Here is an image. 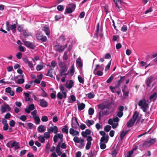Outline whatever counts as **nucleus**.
Returning <instances> with one entry per match:
<instances>
[{"mask_svg":"<svg viewBox=\"0 0 157 157\" xmlns=\"http://www.w3.org/2000/svg\"><path fill=\"white\" fill-rule=\"evenodd\" d=\"M139 113L137 111H135L133 115L132 118L130 119L127 123V125L128 127L130 128L134 124L136 121L139 117Z\"/></svg>","mask_w":157,"mask_h":157,"instance_id":"obj_1","label":"nucleus"},{"mask_svg":"<svg viewBox=\"0 0 157 157\" xmlns=\"http://www.w3.org/2000/svg\"><path fill=\"white\" fill-rule=\"evenodd\" d=\"M126 134L124 132V131L122 130L120 133V137L121 140H122L124 136L126 135Z\"/></svg>","mask_w":157,"mask_h":157,"instance_id":"obj_34","label":"nucleus"},{"mask_svg":"<svg viewBox=\"0 0 157 157\" xmlns=\"http://www.w3.org/2000/svg\"><path fill=\"white\" fill-rule=\"evenodd\" d=\"M114 77V75L113 74H112L109 78L107 80L106 82L108 83H110L113 80Z\"/></svg>","mask_w":157,"mask_h":157,"instance_id":"obj_29","label":"nucleus"},{"mask_svg":"<svg viewBox=\"0 0 157 157\" xmlns=\"http://www.w3.org/2000/svg\"><path fill=\"white\" fill-rule=\"evenodd\" d=\"M94 94L90 93L88 94V97L90 99L93 98L94 97Z\"/></svg>","mask_w":157,"mask_h":157,"instance_id":"obj_57","label":"nucleus"},{"mask_svg":"<svg viewBox=\"0 0 157 157\" xmlns=\"http://www.w3.org/2000/svg\"><path fill=\"white\" fill-rule=\"evenodd\" d=\"M19 118L22 121H25L27 119V117L25 115H22Z\"/></svg>","mask_w":157,"mask_h":157,"instance_id":"obj_41","label":"nucleus"},{"mask_svg":"<svg viewBox=\"0 0 157 157\" xmlns=\"http://www.w3.org/2000/svg\"><path fill=\"white\" fill-rule=\"evenodd\" d=\"M143 146H146V147H148V146H149L151 145L150 143H149V142L148 141H147L145 142L143 144Z\"/></svg>","mask_w":157,"mask_h":157,"instance_id":"obj_55","label":"nucleus"},{"mask_svg":"<svg viewBox=\"0 0 157 157\" xmlns=\"http://www.w3.org/2000/svg\"><path fill=\"white\" fill-rule=\"evenodd\" d=\"M56 135L57 137V138H60L61 140V142L63 141V135L62 134H59L58 133L57 135Z\"/></svg>","mask_w":157,"mask_h":157,"instance_id":"obj_42","label":"nucleus"},{"mask_svg":"<svg viewBox=\"0 0 157 157\" xmlns=\"http://www.w3.org/2000/svg\"><path fill=\"white\" fill-rule=\"evenodd\" d=\"M118 125V123H113V124L111 125L112 127L113 128L115 129L116 128Z\"/></svg>","mask_w":157,"mask_h":157,"instance_id":"obj_62","label":"nucleus"},{"mask_svg":"<svg viewBox=\"0 0 157 157\" xmlns=\"http://www.w3.org/2000/svg\"><path fill=\"white\" fill-rule=\"evenodd\" d=\"M25 82V80L24 78H22L21 79H18L17 81V82H15L16 83L18 84H22Z\"/></svg>","mask_w":157,"mask_h":157,"instance_id":"obj_37","label":"nucleus"},{"mask_svg":"<svg viewBox=\"0 0 157 157\" xmlns=\"http://www.w3.org/2000/svg\"><path fill=\"white\" fill-rule=\"evenodd\" d=\"M47 130L48 132L44 133V137L46 138H49V128H48Z\"/></svg>","mask_w":157,"mask_h":157,"instance_id":"obj_38","label":"nucleus"},{"mask_svg":"<svg viewBox=\"0 0 157 157\" xmlns=\"http://www.w3.org/2000/svg\"><path fill=\"white\" fill-rule=\"evenodd\" d=\"M74 11L72 10L70 7L67 8L65 11V14H70L72 13Z\"/></svg>","mask_w":157,"mask_h":157,"instance_id":"obj_20","label":"nucleus"},{"mask_svg":"<svg viewBox=\"0 0 157 157\" xmlns=\"http://www.w3.org/2000/svg\"><path fill=\"white\" fill-rule=\"evenodd\" d=\"M94 112V109L92 108H90L88 110V113L89 115H92L93 114Z\"/></svg>","mask_w":157,"mask_h":157,"instance_id":"obj_36","label":"nucleus"},{"mask_svg":"<svg viewBox=\"0 0 157 157\" xmlns=\"http://www.w3.org/2000/svg\"><path fill=\"white\" fill-rule=\"evenodd\" d=\"M60 142H59L58 143V144L56 148V152L60 151Z\"/></svg>","mask_w":157,"mask_h":157,"instance_id":"obj_58","label":"nucleus"},{"mask_svg":"<svg viewBox=\"0 0 157 157\" xmlns=\"http://www.w3.org/2000/svg\"><path fill=\"white\" fill-rule=\"evenodd\" d=\"M43 68L42 65H38L36 66V69L37 71L41 70Z\"/></svg>","mask_w":157,"mask_h":157,"instance_id":"obj_56","label":"nucleus"},{"mask_svg":"<svg viewBox=\"0 0 157 157\" xmlns=\"http://www.w3.org/2000/svg\"><path fill=\"white\" fill-rule=\"evenodd\" d=\"M58 131V128L56 126L50 127V133L53 132L54 133H56Z\"/></svg>","mask_w":157,"mask_h":157,"instance_id":"obj_12","label":"nucleus"},{"mask_svg":"<svg viewBox=\"0 0 157 157\" xmlns=\"http://www.w3.org/2000/svg\"><path fill=\"white\" fill-rule=\"evenodd\" d=\"M68 126L67 125H65L64 126V127L62 128V131L63 132L67 134L68 132Z\"/></svg>","mask_w":157,"mask_h":157,"instance_id":"obj_26","label":"nucleus"},{"mask_svg":"<svg viewBox=\"0 0 157 157\" xmlns=\"http://www.w3.org/2000/svg\"><path fill=\"white\" fill-rule=\"evenodd\" d=\"M29 109L30 110H33L35 109V106L33 104L30 105L29 107Z\"/></svg>","mask_w":157,"mask_h":157,"instance_id":"obj_64","label":"nucleus"},{"mask_svg":"<svg viewBox=\"0 0 157 157\" xmlns=\"http://www.w3.org/2000/svg\"><path fill=\"white\" fill-rule=\"evenodd\" d=\"M19 143L15 141H13L12 143L11 144V148L14 147L15 149H17L20 148L19 146L18 145Z\"/></svg>","mask_w":157,"mask_h":157,"instance_id":"obj_13","label":"nucleus"},{"mask_svg":"<svg viewBox=\"0 0 157 157\" xmlns=\"http://www.w3.org/2000/svg\"><path fill=\"white\" fill-rule=\"evenodd\" d=\"M67 46V44H66L65 45L63 46L59 45H58L56 46V48L57 51L59 52H61L66 48Z\"/></svg>","mask_w":157,"mask_h":157,"instance_id":"obj_8","label":"nucleus"},{"mask_svg":"<svg viewBox=\"0 0 157 157\" xmlns=\"http://www.w3.org/2000/svg\"><path fill=\"white\" fill-rule=\"evenodd\" d=\"M101 143L100 142V148L101 149H105L106 147V146L105 144L104 143Z\"/></svg>","mask_w":157,"mask_h":157,"instance_id":"obj_49","label":"nucleus"},{"mask_svg":"<svg viewBox=\"0 0 157 157\" xmlns=\"http://www.w3.org/2000/svg\"><path fill=\"white\" fill-rule=\"evenodd\" d=\"M15 122L13 120H12L11 121L9 122L10 125L11 127H14L15 125Z\"/></svg>","mask_w":157,"mask_h":157,"instance_id":"obj_51","label":"nucleus"},{"mask_svg":"<svg viewBox=\"0 0 157 157\" xmlns=\"http://www.w3.org/2000/svg\"><path fill=\"white\" fill-rule=\"evenodd\" d=\"M73 81L72 80H70L69 81V84L67 85L66 87L68 89H70L73 87Z\"/></svg>","mask_w":157,"mask_h":157,"instance_id":"obj_23","label":"nucleus"},{"mask_svg":"<svg viewBox=\"0 0 157 157\" xmlns=\"http://www.w3.org/2000/svg\"><path fill=\"white\" fill-rule=\"evenodd\" d=\"M13 141L11 140L9 141L6 144V146L9 148H11V144Z\"/></svg>","mask_w":157,"mask_h":157,"instance_id":"obj_60","label":"nucleus"},{"mask_svg":"<svg viewBox=\"0 0 157 157\" xmlns=\"http://www.w3.org/2000/svg\"><path fill=\"white\" fill-rule=\"evenodd\" d=\"M124 76H120V79L117 82V86L119 87L120 86V84L124 82Z\"/></svg>","mask_w":157,"mask_h":157,"instance_id":"obj_19","label":"nucleus"},{"mask_svg":"<svg viewBox=\"0 0 157 157\" xmlns=\"http://www.w3.org/2000/svg\"><path fill=\"white\" fill-rule=\"evenodd\" d=\"M104 69L103 65L101 64L100 65L99 64H96V67L94 71L93 72L94 74H96V71L97 70H103Z\"/></svg>","mask_w":157,"mask_h":157,"instance_id":"obj_14","label":"nucleus"},{"mask_svg":"<svg viewBox=\"0 0 157 157\" xmlns=\"http://www.w3.org/2000/svg\"><path fill=\"white\" fill-rule=\"evenodd\" d=\"M127 29V28L126 25H123L121 27V30L123 32H125Z\"/></svg>","mask_w":157,"mask_h":157,"instance_id":"obj_47","label":"nucleus"},{"mask_svg":"<svg viewBox=\"0 0 157 157\" xmlns=\"http://www.w3.org/2000/svg\"><path fill=\"white\" fill-rule=\"evenodd\" d=\"M102 113L103 114V115H104V116L109 114V109H108L106 110L102 111Z\"/></svg>","mask_w":157,"mask_h":157,"instance_id":"obj_61","label":"nucleus"},{"mask_svg":"<svg viewBox=\"0 0 157 157\" xmlns=\"http://www.w3.org/2000/svg\"><path fill=\"white\" fill-rule=\"evenodd\" d=\"M59 65L61 68H63V67H67L64 62H59Z\"/></svg>","mask_w":157,"mask_h":157,"instance_id":"obj_46","label":"nucleus"},{"mask_svg":"<svg viewBox=\"0 0 157 157\" xmlns=\"http://www.w3.org/2000/svg\"><path fill=\"white\" fill-rule=\"evenodd\" d=\"M8 129V123L5 124L3 127V130L4 131H6Z\"/></svg>","mask_w":157,"mask_h":157,"instance_id":"obj_63","label":"nucleus"},{"mask_svg":"<svg viewBox=\"0 0 157 157\" xmlns=\"http://www.w3.org/2000/svg\"><path fill=\"white\" fill-rule=\"evenodd\" d=\"M69 6H70L72 10L74 11L76 8V5L75 4L72 3L69 5Z\"/></svg>","mask_w":157,"mask_h":157,"instance_id":"obj_39","label":"nucleus"},{"mask_svg":"<svg viewBox=\"0 0 157 157\" xmlns=\"http://www.w3.org/2000/svg\"><path fill=\"white\" fill-rule=\"evenodd\" d=\"M43 30L45 33L46 34L48 35H49V28L48 26H47L46 25H45L44 27Z\"/></svg>","mask_w":157,"mask_h":157,"instance_id":"obj_28","label":"nucleus"},{"mask_svg":"<svg viewBox=\"0 0 157 157\" xmlns=\"http://www.w3.org/2000/svg\"><path fill=\"white\" fill-rule=\"evenodd\" d=\"M148 105V104L147 103L146 101L145 100H144L143 105V106L141 107V109L144 112H147Z\"/></svg>","mask_w":157,"mask_h":157,"instance_id":"obj_11","label":"nucleus"},{"mask_svg":"<svg viewBox=\"0 0 157 157\" xmlns=\"http://www.w3.org/2000/svg\"><path fill=\"white\" fill-rule=\"evenodd\" d=\"M41 121L43 122H46L48 121V118L47 116H43L41 118Z\"/></svg>","mask_w":157,"mask_h":157,"instance_id":"obj_59","label":"nucleus"},{"mask_svg":"<svg viewBox=\"0 0 157 157\" xmlns=\"http://www.w3.org/2000/svg\"><path fill=\"white\" fill-rule=\"evenodd\" d=\"M23 35L25 37L31 36V33L26 30H24L23 31Z\"/></svg>","mask_w":157,"mask_h":157,"instance_id":"obj_22","label":"nucleus"},{"mask_svg":"<svg viewBox=\"0 0 157 157\" xmlns=\"http://www.w3.org/2000/svg\"><path fill=\"white\" fill-rule=\"evenodd\" d=\"M26 124L29 128L30 129H31L34 126L33 124L31 123H28Z\"/></svg>","mask_w":157,"mask_h":157,"instance_id":"obj_45","label":"nucleus"},{"mask_svg":"<svg viewBox=\"0 0 157 157\" xmlns=\"http://www.w3.org/2000/svg\"><path fill=\"white\" fill-rule=\"evenodd\" d=\"M104 130L106 132H109L111 129V127L110 125H107L104 127Z\"/></svg>","mask_w":157,"mask_h":157,"instance_id":"obj_35","label":"nucleus"},{"mask_svg":"<svg viewBox=\"0 0 157 157\" xmlns=\"http://www.w3.org/2000/svg\"><path fill=\"white\" fill-rule=\"evenodd\" d=\"M63 58L65 60H67L68 59L67 52L65 51L64 52L63 56Z\"/></svg>","mask_w":157,"mask_h":157,"instance_id":"obj_54","label":"nucleus"},{"mask_svg":"<svg viewBox=\"0 0 157 157\" xmlns=\"http://www.w3.org/2000/svg\"><path fill=\"white\" fill-rule=\"evenodd\" d=\"M153 78V77L152 76H151L147 78L146 80V84L147 86H151L150 84L152 81Z\"/></svg>","mask_w":157,"mask_h":157,"instance_id":"obj_15","label":"nucleus"},{"mask_svg":"<svg viewBox=\"0 0 157 157\" xmlns=\"http://www.w3.org/2000/svg\"><path fill=\"white\" fill-rule=\"evenodd\" d=\"M87 126L90 127L92 125H93L94 123V121L93 120H89L86 121V122Z\"/></svg>","mask_w":157,"mask_h":157,"instance_id":"obj_25","label":"nucleus"},{"mask_svg":"<svg viewBox=\"0 0 157 157\" xmlns=\"http://www.w3.org/2000/svg\"><path fill=\"white\" fill-rule=\"evenodd\" d=\"M22 56V54L21 52H18L16 55L17 58L19 59H21Z\"/></svg>","mask_w":157,"mask_h":157,"instance_id":"obj_53","label":"nucleus"},{"mask_svg":"<svg viewBox=\"0 0 157 157\" xmlns=\"http://www.w3.org/2000/svg\"><path fill=\"white\" fill-rule=\"evenodd\" d=\"M59 87L60 90L62 92V93L66 92L64 87L62 85H60Z\"/></svg>","mask_w":157,"mask_h":157,"instance_id":"obj_52","label":"nucleus"},{"mask_svg":"<svg viewBox=\"0 0 157 157\" xmlns=\"http://www.w3.org/2000/svg\"><path fill=\"white\" fill-rule=\"evenodd\" d=\"M35 121V122L37 124H40V120L39 117L38 116H36L33 117Z\"/></svg>","mask_w":157,"mask_h":157,"instance_id":"obj_32","label":"nucleus"},{"mask_svg":"<svg viewBox=\"0 0 157 157\" xmlns=\"http://www.w3.org/2000/svg\"><path fill=\"white\" fill-rule=\"evenodd\" d=\"M124 109V107L123 106L121 105L119 107L118 110L119 111L117 112V116L121 118L122 117L123 115V111Z\"/></svg>","mask_w":157,"mask_h":157,"instance_id":"obj_10","label":"nucleus"},{"mask_svg":"<svg viewBox=\"0 0 157 157\" xmlns=\"http://www.w3.org/2000/svg\"><path fill=\"white\" fill-rule=\"evenodd\" d=\"M7 111H10L11 110V108L8 105L5 104L4 105L2 106L1 109V111L2 113H4L7 111Z\"/></svg>","mask_w":157,"mask_h":157,"instance_id":"obj_6","label":"nucleus"},{"mask_svg":"<svg viewBox=\"0 0 157 157\" xmlns=\"http://www.w3.org/2000/svg\"><path fill=\"white\" fill-rule=\"evenodd\" d=\"M37 39L39 40H41L42 42H44L47 40V37L45 36L40 33H37L36 34Z\"/></svg>","mask_w":157,"mask_h":157,"instance_id":"obj_5","label":"nucleus"},{"mask_svg":"<svg viewBox=\"0 0 157 157\" xmlns=\"http://www.w3.org/2000/svg\"><path fill=\"white\" fill-rule=\"evenodd\" d=\"M156 141V138L152 139H151L150 140H148L149 143H150L151 145L154 143Z\"/></svg>","mask_w":157,"mask_h":157,"instance_id":"obj_48","label":"nucleus"},{"mask_svg":"<svg viewBox=\"0 0 157 157\" xmlns=\"http://www.w3.org/2000/svg\"><path fill=\"white\" fill-rule=\"evenodd\" d=\"M124 4H117V3L115 4V6L117 8V11L118 12H121V13L124 14V10L123 9Z\"/></svg>","mask_w":157,"mask_h":157,"instance_id":"obj_4","label":"nucleus"},{"mask_svg":"<svg viewBox=\"0 0 157 157\" xmlns=\"http://www.w3.org/2000/svg\"><path fill=\"white\" fill-rule=\"evenodd\" d=\"M71 121L72 127L75 129L78 128L79 125L77 121V118L75 117H73L72 118Z\"/></svg>","mask_w":157,"mask_h":157,"instance_id":"obj_2","label":"nucleus"},{"mask_svg":"<svg viewBox=\"0 0 157 157\" xmlns=\"http://www.w3.org/2000/svg\"><path fill=\"white\" fill-rule=\"evenodd\" d=\"M155 98H157V93L156 92H154L152 95H151L149 99L151 100Z\"/></svg>","mask_w":157,"mask_h":157,"instance_id":"obj_43","label":"nucleus"},{"mask_svg":"<svg viewBox=\"0 0 157 157\" xmlns=\"http://www.w3.org/2000/svg\"><path fill=\"white\" fill-rule=\"evenodd\" d=\"M75 72L74 70V64H73L71 67V68L70 69V73L71 74H73Z\"/></svg>","mask_w":157,"mask_h":157,"instance_id":"obj_50","label":"nucleus"},{"mask_svg":"<svg viewBox=\"0 0 157 157\" xmlns=\"http://www.w3.org/2000/svg\"><path fill=\"white\" fill-rule=\"evenodd\" d=\"M11 30H12L13 32H15L16 31V25L15 24L12 25L10 26Z\"/></svg>","mask_w":157,"mask_h":157,"instance_id":"obj_31","label":"nucleus"},{"mask_svg":"<svg viewBox=\"0 0 157 157\" xmlns=\"http://www.w3.org/2000/svg\"><path fill=\"white\" fill-rule=\"evenodd\" d=\"M40 105L42 107H46L47 106V103L44 100L42 99L40 100Z\"/></svg>","mask_w":157,"mask_h":157,"instance_id":"obj_24","label":"nucleus"},{"mask_svg":"<svg viewBox=\"0 0 157 157\" xmlns=\"http://www.w3.org/2000/svg\"><path fill=\"white\" fill-rule=\"evenodd\" d=\"M76 62L78 64L79 68H81L82 67V63L81 62V59L80 57L76 59Z\"/></svg>","mask_w":157,"mask_h":157,"instance_id":"obj_16","label":"nucleus"},{"mask_svg":"<svg viewBox=\"0 0 157 157\" xmlns=\"http://www.w3.org/2000/svg\"><path fill=\"white\" fill-rule=\"evenodd\" d=\"M22 41L24 43V44L27 48L32 49H34L35 48V46L32 42L26 41L24 40H23Z\"/></svg>","mask_w":157,"mask_h":157,"instance_id":"obj_3","label":"nucleus"},{"mask_svg":"<svg viewBox=\"0 0 157 157\" xmlns=\"http://www.w3.org/2000/svg\"><path fill=\"white\" fill-rule=\"evenodd\" d=\"M38 140L40 141L41 143H43L44 142L45 140L44 139V137L42 135H40L39 136L38 138Z\"/></svg>","mask_w":157,"mask_h":157,"instance_id":"obj_27","label":"nucleus"},{"mask_svg":"<svg viewBox=\"0 0 157 157\" xmlns=\"http://www.w3.org/2000/svg\"><path fill=\"white\" fill-rule=\"evenodd\" d=\"M123 0H113L115 4L117 3V4H124V2H123Z\"/></svg>","mask_w":157,"mask_h":157,"instance_id":"obj_30","label":"nucleus"},{"mask_svg":"<svg viewBox=\"0 0 157 157\" xmlns=\"http://www.w3.org/2000/svg\"><path fill=\"white\" fill-rule=\"evenodd\" d=\"M78 109L79 110H82L85 107V105L83 103H78Z\"/></svg>","mask_w":157,"mask_h":157,"instance_id":"obj_18","label":"nucleus"},{"mask_svg":"<svg viewBox=\"0 0 157 157\" xmlns=\"http://www.w3.org/2000/svg\"><path fill=\"white\" fill-rule=\"evenodd\" d=\"M67 67H63L61 68V69L60 70V75L61 76L63 75L66 76L68 74V73H67Z\"/></svg>","mask_w":157,"mask_h":157,"instance_id":"obj_9","label":"nucleus"},{"mask_svg":"<svg viewBox=\"0 0 157 157\" xmlns=\"http://www.w3.org/2000/svg\"><path fill=\"white\" fill-rule=\"evenodd\" d=\"M58 10L59 11H62L64 10V7L63 6L61 5H58L57 7Z\"/></svg>","mask_w":157,"mask_h":157,"instance_id":"obj_44","label":"nucleus"},{"mask_svg":"<svg viewBox=\"0 0 157 157\" xmlns=\"http://www.w3.org/2000/svg\"><path fill=\"white\" fill-rule=\"evenodd\" d=\"M38 130L39 132H42L45 131L44 126L42 125H41L38 127Z\"/></svg>","mask_w":157,"mask_h":157,"instance_id":"obj_21","label":"nucleus"},{"mask_svg":"<svg viewBox=\"0 0 157 157\" xmlns=\"http://www.w3.org/2000/svg\"><path fill=\"white\" fill-rule=\"evenodd\" d=\"M86 140L87 142L86 146V150H88L90 148V146L91 145V141H92L93 139L90 136H88Z\"/></svg>","mask_w":157,"mask_h":157,"instance_id":"obj_7","label":"nucleus"},{"mask_svg":"<svg viewBox=\"0 0 157 157\" xmlns=\"http://www.w3.org/2000/svg\"><path fill=\"white\" fill-rule=\"evenodd\" d=\"M109 136L107 135L106 136H102L100 142L101 143L104 142L105 141V143H107L108 140Z\"/></svg>","mask_w":157,"mask_h":157,"instance_id":"obj_17","label":"nucleus"},{"mask_svg":"<svg viewBox=\"0 0 157 157\" xmlns=\"http://www.w3.org/2000/svg\"><path fill=\"white\" fill-rule=\"evenodd\" d=\"M78 78L80 83L82 84H84V80L82 77L78 76Z\"/></svg>","mask_w":157,"mask_h":157,"instance_id":"obj_40","label":"nucleus"},{"mask_svg":"<svg viewBox=\"0 0 157 157\" xmlns=\"http://www.w3.org/2000/svg\"><path fill=\"white\" fill-rule=\"evenodd\" d=\"M80 139L77 136H75L73 139V141L75 143H79L80 142Z\"/></svg>","mask_w":157,"mask_h":157,"instance_id":"obj_33","label":"nucleus"}]
</instances>
